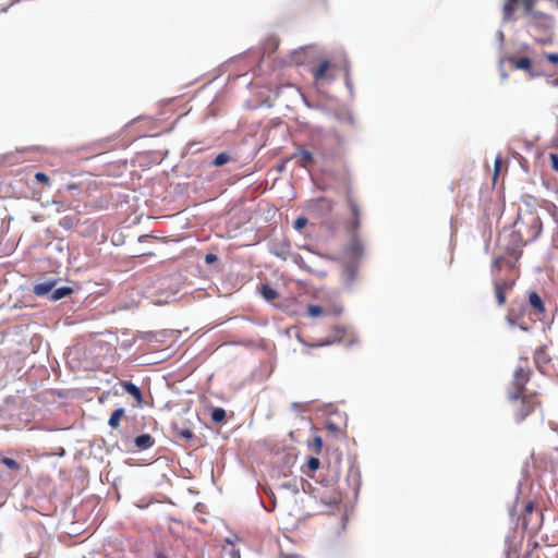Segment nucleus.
Returning a JSON list of instances; mask_svg holds the SVG:
<instances>
[{
    "label": "nucleus",
    "instance_id": "nucleus-1",
    "mask_svg": "<svg viewBox=\"0 0 558 558\" xmlns=\"http://www.w3.org/2000/svg\"><path fill=\"white\" fill-rule=\"evenodd\" d=\"M502 252L492 263L494 292L497 304L505 305L507 293L511 291L520 277L519 260L522 257L517 251L500 246Z\"/></svg>",
    "mask_w": 558,
    "mask_h": 558
},
{
    "label": "nucleus",
    "instance_id": "nucleus-2",
    "mask_svg": "<svg viewBox=\"0 0 558 558\" xmlns=\"http://www.w3.org/2000/svg\"><path fill=\"white\" fill-rule=\"evenodd\" d=\"M542 227L541 217L534 207L520 208L513 229L508 234L507 242L501 245L522 255L523 247L538 238Z\"/></svg>",
    "mask_w": 558,
    "mask_h": 558
},
{
    "label": "nucleus",
    "instance_id": "nucleus-3",
    "mask_svg": "<svg viewBox=\"0 0 558 558\" xmlns=\"http://www.w3.org/2000/svg\"><path fill=\"white\" fill-rule=\"evenodd\" d=\"M508 400L511 405V412L517 423L523 422L531 413L539 409L542 402L537 392L513 393L508 392Z\"/></svg>",
    "mask_w": 558,
    "mask_h": 558
},
{
    "label": "nucleus",
    "instance_id": "nucleus-4",
    "mask_svg": "<svg viewBox=\"0 0 558 558\" xmlns=\"http://www.w3.org/2000/svg\"><path fill=\"white\" fill-rule=\"evenodd\" d=\"M536 2L537 0H505L502 5L504 21L510 22L514 20L518 9L522 10V15L527 19L531 24H536L546 19V14L535 10Z\"/></svg>",
    "mask_w": 558,
    "mask_h": 558
},
{
    "label": "nucleus",
    "instance_id": "nucleus-5",
    "mask_svg": "<svg viewBox=\"0 0 558 558\" xmlns=\"http://www.w3.org/2000/svg\"><path fill=\"white\" fill-rule=\"evenodd\" d=\"M349 208L352 214V219L345 221L344 228L351 238V242L348 245V253L354 258H361L364 252V247L360 239L357 238V231L361 226V211L357 203L352 196L347 198Z\"/></svg>",
    "mask_w": 558,
    "mask_h": 558
},
{
    "label": "nucleus",
    "instance_id": "nucleus-6",
    "mask_svg": "<svg viewBox=\"0 0 558 558\" xmlns=\"http://www.w3.org/2000/svg\"><path fill=\"white\" fill-rule=\"evenodd\" d=\"M531 375L532 369L529 367L527 359H521L519 365L514 369L511 389L508 392L525 393V385L530 380Z\"/></svg>",
    "mask_w": 558,
    "mask_h": 558
},
{
    "label": "nucleus",
    "instance_id": "nucleus-7",
    "mask_svg": "<svg viewBox=\"0 0 558 558\" xmlns=\"http://www.w3.org/2000/svg\"><path fill=\"white\" fill-rule=\"evenodd\" d=\"M533 359H534L536 368L542 374H548L554 367L553 359H551L550 354L548 353V348L546 344L542 345L535 350Z\"/></svg>",
    "mask_w": 558,
    "mask_h": 558
},
{
    "label": "nucleus",
    "instance_id": "nucleus-8",
    "mask_svg": "<svg viewBox=\"0 0 558 558\" xmlns=\"http://www.w3.org/2000/svg\"><path fill=\"white\" fill-rule=\"evenodd\" d=\"M332 64L328 60L322 61L317 66L311 70L313 78L315 82H322L326 78H332V76L328 75L329 70Z\"/></svg>",
    "mask_w": 558,
    "mask_h": 558
},
{
    "label": "nucleus",
    "instance_id": "nucleus-9",
    "mask_svg": "<svg viewBox=\"0 0 558 558\" xmlns=\"http://www.w3.org/2000/svg\"><path fill=\"white\" fill-rule=\"evenodd\" d=\"M529 303H530L531 307L534 310L535 314L542 315L545 313L544 302L537 292H535V291L530 292Z\"/></svg>",
    "mask_w": 558,
    "mask_h": 558
},
{
    "label": "nucleus",
    "instance_id": "nucleus-10",
    "mask_svg": "<svg viewBox=\"0 0 558 558\" xmlns=\"http://www.w3.org/2000/svg\"><path fill=\"white\" fill-rule=\"evenodd\" d=\"M509 62L517 70H524L529 73H531V71H532V61L527 57L509 58Z\"/></svg>",
    "mask_w": 558,
    "mask_h": 558
},
{
    "label": "nucleus",
    "instance_id": "nucleus-11",
    "mask_svg": "<svg viewBox=\"0 0 558 558\" xmlns=\"http://www.w3.org/2000/svg\"><path fill=\"white\" fill-rule=\"evenodd\" d=\"M299 158V166L302 168H307L310 165L313 163L314 158L311 151L301 149L298 153H295L291 158Z\"/></svg>",
    "mask_w": 558,
    "mask_h": 558
},
{
    "label": "nucleus",
    "instance_id": "nucleus-12",
    "mask_svg": "<svg viewBox=\"0 0 558 558\" xmlns=\"http://www.w3.org/2000/svg\"><path fill=\"white\" fill-rule=\"evenodd\" d=\"M137 448L145 450L154 445V438L149 434H142L134 440Z\"/></svg>",
    "mask_w": 558,
    "mask_h": 558
},
{
    "label": "nucleus",
    "instance_id": "nucleus-13",
    "mask_svg": "<svg viewBox=\"0 0 558 558\" xmlns=\"http://www.w3.org/2000/svg\"><path fill=\"white\" fill-rule=\"evenodd\" d=\"M122 387L124 388V390L131 395L132 397H134L136 400L141 401L142 400V392H141V389L134 385L133 383L131 381H122Z\"/></svg>",
    "mask_w": 558,
    "mask_h": 558
},
{
    "label": "nucleus",
    "instance_id": "nucleus-14",
    "mask_svg": "<svg viewBox=\"0 0 558 558\" xmlns=\"http://www.w3.org/2000/svg\"><path fill=\"white\" fill-rule=\"evenodd\" d=\"M125 411L124 409L120 408V409H116L110 417H109V421H108V424L111 428H117L119 427L120 425V421L122 418V416L124 415Z\"/></svg>",
    "mask_w": 558,
    "mask_h": 558
},
{
    "label": "nucleus",
    "instance_id": "nucleus-15",
    "mask_svg": "<svg viewBox=\"0 0 558 558\" xmlns=\"http://www.w3.org/2000/svg\"><path fill=\"white\" fill-rule=\"evenodd\" d=\"M52 290V283L44 282L34 287V293L38 296H44Z\"/></svg>",
    "mask_w": 558,
    "mask_h": 558
},
{
    "label": "nucleus",
    "instance_id": "nucleus-16",
    "mask_svg": "<svg viewBox=\"0 0 558 558\" xmlns=\"http://www.w3.org/2000/svg\"><path fill=\"white\" fill-rule=\"evenodd\" d=\"M262 293L263 296L268 301H272L278 298V292L268 284L262 286Z\"/></svg>",
    "mask_w": 558,
    "mask_h": 558
},
{
    "label": "nucleus",
    "instance_id": "nucleus-17",
    "mask_svg": "<svg viewBox=\"0 0 558 558\" xmlns=\"http://www.w3.org/2000/svg\"><path fill=\"white\" fill-rule=\"evenodd\" d=\"M333 331H335L333 338L323 341L322 343H319V345L331 344L335 341H340L342 339V337L344 336V329L341 327H335Z\"/></svg>",
    "mask_w": 558,
    "mask_h": 558
},
{
    "label": "nucleus",
    "instance_id": "nucleus-18",
    "mask_svg": "<svg viewBox=\"0 0 558 558\" xmlns=\"http://www.w3.org/2000/svg\"><path fill=\"white\" fill-rule=\"evenodd\" d=\"M344 276L347 282H353L356 278V266L353 264H349L344 268Z\"/></svg>",
    "mask_w": 558,
    "mask_h": 558
},
{
    "label": "nucleus",
    "instance_id": "nucleus-19",
    "mask_svg": "<svg viewBox=\"0 0 558 558\" xmlns=\"http://www.w3.org/2000/svg\"><path fill=\"white\" fill-rule=\"evenodd\" d=\"M211 420L215 423H221L226 420V411L222 408H215L211 411Z\"/></svg>",
    "mask_w": 558,
    "mask_h": 558
},
{
    "label": "nucleus",
    "instance_id": "nucleus-20",
    "mask_svg": "<svg viewBox=\"0 0 558 558\" xmlns=\"http://www.w3.org/2000/svg\"><path fill=\"white\" fill-rule=\"evenodd\" d=\"M71 292H72V290L70 288H65V287L56 289L51 294V300L52 301L61 300L62 298L70 294Z\"/></svg>",
    "mask_w": 558,
    "mask_h": 558
},
{
    "label": "nucleus",
    "instance_id": "nucleus-21",
    "mask_svg": "<svg viewBox=\"0 0 558 558\" xmlns=\"http://www.w3.org/2000/svg\"><path fill=\"white\" fill-rule=\"evenodd\" d=\"M229 160H230V156L228 153H220L215 157L213 165L216 167H221V166L226 165Z\"/></svg>",
    "mask_w": 558,
    "mask_h": 558
},
{
    "label": "nucleus",
    "instance_id": "nucleus-22",
    "mask_svg": "<svg viewBox=\"0 0 558 558\" xmlns=\"http://www.w3.org/2000/svg\"><path fill=\"white\" fill-rule=\"evenodd\" d=\"M324 313V310L322 306L319 305H310L307 307V314L311 316V317H318L320 316L322 314Z\"/></svg>",
    "mask_w": 558,
    "mask_h": 558
},
{
    "label": "nucleus",
    "instance_id": "nucleus-23",
    "mask_svg": "<svg viewBox=\"0 0 558 558\" xmlns=\"http://www.w3.org/2000/svg\"><path fill=\"white\" fill-rule=\"evenodd\" d=\"M501 165H502L501 156H497V158L495 159V162H494V182H496V180H497L498 173L501 169Z\"/></svg>",
    "mask_w": 558,
    "mask_h": 558
},
{
    "label": "nucleus",
    "instance_id": "nucleus-24",
    "mask_svg": "<svg viewBox=\"0 0 558 558\" xmlns=\"http://www.w3.org/2000/svg\"><path fill=\"white\" fill-rule=\"evenodd\" d=\"M2 463L11 470H17L20 468L19 462L12 458H4Z\"/></svg>",
    "mask_w": 558,
    "mask_h": 558
},
{
    "label": "nucleus",
    "instance_id": "nucleus-25",
    "mask_svg": "<svg viewBox=\"0 0 558 558\" xmlns=\"http://www.w3.org/2000/svg\"><path fill=\"white\" fill-rule=\"evenodd\" d=\"M306 225H307V219L305 217H299L293 222V227L298 231L302 230Z\"/></svg>",
    "mask_w": 558,
    "mask_h": 558
},
{
    "label": "nucleus",
    "instance_id": "nucleus-26",
    "mask_svg": "<svg viewBox=\"0 0 558 558\" xmlns=\"http://www.w3.org/2000/svg\"><path fill=\"white\" fill-rule=\"evenodd\" d=\"M89 151L93 154V155H99L104 151V148H102V144L99 142V143H94L92 144L89 147H88Z\"/></svg>",
    "mask_w": 558,
    "mask_h": 558
},
{
    "label": "nucleus",
    "instance_id": "nucleus-27",
    "mask_svg": "<svg viewBox=\"0 0 558 558\" xmlns=\"http://www.w3.org/2000/svg\"><path fill=\"white\" fill-rule=\"evenodd\" d=\"M35 179H36V181H38L39 183L45 184V185H49V183H50L49 177L44 172H37L35 174Z\"/></svg>",
    "mask_w": 558,
    "mask_h": 558
},
{
    "label": "nucleus",
    "instance_id": "nucleus-28",
    "mask_svg": "<svg viewBox=\"0 0 558 558\" xmlns=\"http://www.w3.org/2000/svg\"><path fill=\"white\" fill-rule=\"evenodd\" d=\"M319 464H320L319 459L314 458V457L310 458L307 461V465H308L310 470H312V471H316L319 468Z\"/></svg>",
    "mask_w": 558,
    "mask_h": 558
},
{
    "label": "nucleus",
    "instance_id": "nucleus-29",
    "mask_svg": "<svg viewBox=\"0 0 558 558\" xmlns=\"http://www.w3.org/2000/svg\"><path fill=\"white\" fill-rule=\"evenodd\" d=\"M544 56L550 63L558 64V53L545 52Z\"/></svg>",
    "mask_w": 558,
    "mask_h": 558
},
{
    "label": "nucleus",
    "instance_id": "nucleus-30",
    "mask_svg": "<svg viewBox=\"0 0 558 558\" xmlns=\"http://www.w3.org/2000/svg\"><path fill=\"white\" fill-rule=\"evenodd\" d=\"M179 435H180L182 438L187 439V440H189V439H192V438L194 437L193 432H192L191 429H189V428H184V429H182V430L179 433Z\"/></svg>",
    "mask_w": 558,
    "mask_h": 558
},
{
    "label": "nucleus",
    "instance_id": "nucleus-31",
    "mask_svg": "<svg viewBox=\"0 0 558 558\" xmlns=\"http://www.w3.org/2000/svg\"><path fill=\"white\" fill-rule=\"evenodd\" d=\"M551 168L558 172V154H550Z\"/></svg>",
    "mask_w": 558,
    "mask_h": 558
},
{
    "label": "nucleus",
    "instance_id": "nucleus-32",
    "mask_svg": "<svg viewBox=\"0 0 558 558\" xmlns=\"http://www.w3.org/2000/svg\"><path fill=\"white\" fill-rule=\"evenodd\" d=\"M216 260H217V256H216L215 254H211V253H210V254H207V255L205 256V263H206V264H208V265H209V264H213V263H214V262H216Z\"/></svg>",
    "mask_w": 558,
    "mask_h": 558
},
{
    "label": "nucleus",
    "instance_id": "nucleus-33",
    "mask_svg": "<svg viewBox=\"0 0 558 558\" xmlns=\"http://www.w3.org/2000/svg\"><path fill=\"white\" fill-rule=\"evenodd\" d=\"M533 510H534V505H533V502H527V504L525 505V507H524V512H525V514H530V513H532V512H533Z\"/></svg>",
    "mask_w": 558,
    "mask_h": 558
},
{
    "label": "nucleus",
    "instance_id": "nucleus-34",
    "mask_svg": "<svg viewBox=\"0 0 558 558\" xmlns=\"http://www.w3.org/2000/svg\"><path fill=\"white\" fill-rule=\"evenodd\" d=\"M314 445L315 447L317 448V450H320L322 447H323V440L320 437H315L314 438Z\"/></svg>",
    "mask_w": 558,
    "mask_h": 558
},
{
    "label": "nucleus",
    "instance_id": "nucleus-35",
    "mask_svg": "<svg viewBox=\"0 0 558 558\" xmlns=\"http://www.w3.org/2000/svg\"><path fill=\"white\" fill-rule=\"evenodd\" d=\"M281 558H302V557L296 554H291V555H283Z\"/></svg>",
    "mask_w": 558,
    "mask_h": 558
},
{
    "label": "nucleus",
    "instance_id": "nucleus-36",
    "mask_svg": "<svg viewBox=\"0 0 558 558\" xmlns=\"http://www.w3.org/2000/svg\"><path fill=\"white\" fill-rule=\"evenodd\" d=\"M60 225H61L62 227H66V226H69V221H68V219H66V218H63V219L61 220Z\"/></svg>",
    "mask_w": 558,
    "mask_h": 558
},
{
    "label": "nucleus",
    "instance_id": "nucleus-37",
    "mask_svg": "<svg viewBox=\"0 0 558 558\" xmlns=\"http://www.w3.org/2000/svg\"><path fill=\"white\" fill-rule=\"evenodd\" d=\"M553 85L558 86V77L551 82Z\"/></svg>",
    "mask_w": 558,
    "mask_h": 558
},
{
    "label": "nucleus",
    "instance_id": "nucleus-38",
    "mask_svg": "<svg viewBox=\"0 0 558 558\" xmlns=\"http://www.w3.org/2000/svg\"><path fill=\"white\" fill-rule=\"evenodd\" d=\"M157 558H168V557H167V556H165V555H162V554H159V555L157 556Z\"/></svg>",
    "mask_w": 558,
    "mask_h": 558
},
{
    "label": "nucleus",
    "instance_id": "nucleus-39",
    "mask_svg": "<svg viewBox=\"0 0 558 558\" xmlns=\"http://www.w3.org/2000/svg\"><path fill=\"white\" fill-rule=\"evenodd\" d=\"M283 168H284V163H282V166L279 167V170L281 171Z\"/></svg>",
    "mask_w": 558,
    "mask_h": 558
}]
</instances>
